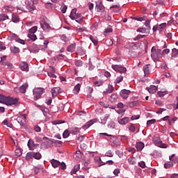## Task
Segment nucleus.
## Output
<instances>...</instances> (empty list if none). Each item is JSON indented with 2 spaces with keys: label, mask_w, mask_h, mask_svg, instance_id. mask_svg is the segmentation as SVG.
<instances>
[{
  "label": "nucleus",
  "mask_w": 178,
  "mask_h": 178,
  "mask_svg": "<svg viewBox=\"0 0 178 178\" xmlns=\"http://www.w3.org/2000/svg\"><path fill=\"white\" fill-rule=\"evenodd\" d=\"M163 56V51L160 49H155L152 47L151 49V58L153 59L154 62H158L159 59L162 58Z\"/></svg>",
  "instance_id": "obj_1"
},
{
  "label": "nucleus",
  "mask_w": 178,
  "mask_h": 178,
  "mask_svg": "<svg viewBox=\"0 0 178 178\" xmlns=\"http://www.w3.org/2000/svg\"><path fill=\"white\" fill-rule=\"evenodd\" d=\"M70 17L72 20H75L76 23H83V17L81 16V14L77 13V9L76 8L72 10Z\"/></svg>",
  "instance_id": "obj_2"
},
{
  "label": "nucleus",
  "mask_w": 178,
  "mask_h": 178,
  "mask_svg": "<svg viewBox=\"0 0 178 178\" xmlns=\"http://www.w3.org/2000/svg\"><path fill=\"white\" fill-rule=\"evenodd\" d=\"M17 99H13L12 97H6L1 95V99H0V103L1 104H6V105L12 106V105H16L17 104Z\"/></svg>",
  "instance_id": "obj_3"
},
{
  "label": "nucleus",
  "mask_w": 178,
  "mask_h": 178,
  "mask_svg": "<svg viewBox=\"0 0 178 178\" xmlns=\"http://www.w3.org/2000/svg\"><path fill=\"white\" fill-rule=\"evenodd\" d=\"M139 51L140 49L136 44L131 43L129 44V54L131 56H138Z\"/></svg>",
  "instance_id": "obj_4"
},
{
  "label": "nucleus",
  "mask_w": 178,
  "mask_h": 178,
  "mask_svg": "<svg viewBox=\"0 0 178 178\" xmlns=\"http://www.w3.org/2000/svg\"><path fill=\"white\" fill-rule=\"evenodd\" d=\"M33 92L35 99L36 100L40 99V98H41V95L44 94V88H36L33 89Z\"/></svg>",
  "instance_id": "obj_5"
},
{
  "label": "nucleus",
  "mask_w": 178,
  "mask_h": 178,
  "mask_svg": "<svg viewBox=\"0 0 178 178\" xmlns=\"http://www.w3.org/2000/svg\"><path fill=\"white\" fill-rule=\"evenodd\" d=\"M0 63L2 65V66H5L6 69H12V67H13V65L10 63V62L7 61L6 56H3L1 58Z\"/></svg>",
  "instance_id": "obj_6"
},
{
  "label": "nucleus",
  "mask_w": 178,
  "mask_h": 178,
  "mask_svg": "<svg viewBox=\"0 0 178 178\" xmlns=\"http://www.w3.org/2000/svg\"><path fill=\"white\" fill-rule=\"evenodd\" d=\"M154 143L156 144L157 147H159L160 148H168V145L166 144L163 143L162 140H161V138L158 136H155L153 138Z\"/></svg>",
  "instance_id": "obj_7"
},
{
  "label": "nucleus",
  "mask_w": 178,
  "mask_h": 178,
  "mask_svg": "<svg viewBox=\"0 0 178 178\" xmlns=\"http://www.w3.org/2000/svg\"><path fill=\"white\" fill-rule=\"evenodd\" d=\"M112 69L115 70V72H118V73H126V72H127L126 67L119 65H112Z\"/></svg>",
  "instance_id": "obj_8"
},
{
  "label": "nucleus",
  "mask_w": 178,
  "mask_h": 178,
  "mask_svg": "<svg viewBox=\"0 0 178 178\" xmlns=\"http://www.w3.org/2000/svg\"><path fill=\"white\" fill-rule=\"evenodd\" d=\"M131 91L127 89H123L120 92V95L123 98V99H127L129 98V95H130Z\"/></svg>",
  "instance_id": "obj_9"
},
{
  "label": "nucleus",
  "mask_w": 178,
  "mask_h": 178,
  "mask_svg": "<svg viewBox=\"0 0 178 178\" xmlns=\"http://www.w3.org/2000/svg\"><path fill=\"white\" fill-rule=\"evenodd\" d=\"M40 26L44 31H49V30H51V26H49V24L45 22V21H42L40 22Z\"/></svg>",
  "instance_id": "obj_10"
},
{
  "label": "nucleus",
  "mask_w": 178,
  "mask_h": 178,
  "mask_svg": "<svg viewBox=\"0 0 178 178\" xmlns=\"http://www.w3.org/2000/svg\"><path fill=\"white\" fill-rule=\"evenodd\" d=\"M19 69H21L22 72H29V64L24 61L21 62Z\"/></svg>",
  "instance_id": "obj_11"
},
{
  "label": "nucleus",
  "mask_w": 178,
  "mask_h": 178,
  "mask_svg": "<svg viewBox=\"0 0 178 178\" xmlns=\"http://www.w3.org/2000/svg\"><path fill=\"white\" fill-rule=\"evenodd\" d=\"M22 117H17L16 120L21 125H23L26 123V114H22Z\"/></svg>",
  "instance_id": "obj_12"
},
{
  "label": "nucleus",
  "mask_w": 178,
  "mask_h": 178,
  "mask_svg": "<svg viewBox=\"0 0 178 178\" xmlns=\"http://www.w3.org/2000/svg\"><path fill=\"white\" fill-rule=\"evenodd\" d=\"M25 3L26 5V9H28L29 12H33V10H35V6L31 4V3L29 0H26L25 1Z\"/></svg>",
  "instance_id": "obj_13"
},
{
  "label": "nucleus",
  "mask_w": 178,
  "mask_h": 178,
  "mask_svg": "<svg viewBox=\"0 0 178 178\" xmlns=\"http://www.w3.org/2000/svg\"><path fill=\"white\" fill-rule=\"evenodd\" d=\"M94 123H97V119L90 120L89 122H86L83 127V129H88L90 126H92Z\"/></svg>",
  "instance_id": "obj_14"
},
{
  "label": "nucleus",
  "mask_w": 178,
  "mask_h": 178,
  "mask_svg": "<svg viewBox=\"0 0 178 178\" xmlns=\"http://www.w3.org/2000/svg\"><path fill=\"white\" fill-rule=\"evenodd\" d=\"M62 92V89L60 87L54 88L51 89V94L53 97H56L58 94H60Z\"/></svg>",
  "instance_id": "obj_15"
},
{
  "label": "nucleus",
  "mask_w": 178,
  "mask_h": 178,
  "mask_svg": "<svg viewBox=\"0 0 178 178\" xmlns=\"http://www.w3.org/2000/svg\"><path fill=\"white\" fill-rule=\"evenodd\" d=\"M127 105L129 106V108H134V106H138V105H140V101L129 102L127 103Z\"/></svg>",
  "instance_id": "obj_16"
},
{
  "label": "nucleus",
  "mask_w": 178,
  "mask_h": 178,
  "mask_svg": "<svg viewBox=\"0 0 178 178\" xmlns=\"http://www.w3.org/2000/svg\"><path fill=\"white\" fill-rule=\"evenodd\" d=\"M84 156V154L82 153L80 150H78L75 152V159L76 161H80L81 158Z\"/></svg>",
  "instance_id": "obj_17"
},
{
  "label": "nucleus",
  "mask_w": 178,
  "mask_h": 178,
  "mask_svg": "<svg viewBox=\"0 0 178 178\" xmlns=\"http://www.w3.org/2000/svg\"><path fill=\"white\" fill-rule=\"evenodd\" d=\"M95 10L96 12H104L105 7L104 6V5H102V3L96 4Z\"/></svg>",
  "instance_id": "obj_18"
},
{
  "label": "nucleus",
  "mask_w": 178,
  "mask_h": 178,
  "mask_svg": "<svg viewBox=\"0 0 178 178\" xmlns=\"http://www.w3.org/2000/svg\"><path fill=\"white\" fill-rule=\"evenodd\" d=\"M80 88H81V85L80 83L76 84L72 90L73 94L77 95L80 92Z\"/></svg>",
  "instance_id": "obj_19"
},
{
  "label": "nucleus",
  "mask_w": 178,
  "mask_h": 178,
  "mask_svg": "<svg viewBox=\"0 0 178 178\" xmlns=\"http://www.w3.org/2000/svg\"><path fill=\"white\" fill-rule=\"evenodd\" d=\"M51 166H53V168H59V165H60V162H59V161H57L56 159H51L50 161Z\"/></svg>",
  "instance_id": "obj_20"
},
{
  "label": "nucleus",
  "mask_w": 178,
  "mask_h": 178,
  "mask_svg": "<svg viewBox=\"0 0 178 178\" xmlns=\"http://www.w3.org/2000/svg\"><path fill=\"white\" fill-rule=\"evenodd\" d=\"M156 90H158V87L151 85L148 88L147 91L149 92V94H154V92H156Z\"/></svg>",
  "instance_id": "obj_21"
},
{
  "label": "nucleus",
  "mask_w": 178,
  "mask_h": 178,
  "mask_svg": "<svg viewBox=\"0 0 178 178\" xmlns=\"http://www.w3.org/2000/svg\"><path fill=\"white\" fill-rule=\"evenodd\" d=\"M75 49H76V43L70 44L67 48V51L68 52H74Z\"/></svg>",
  "instance_id": "obj_22"
},
{
  "label": "nucleus",
  "mask_w": 178,
  "mask_h": 178,
  "mask_svg": "<svg viewBox=\"0 0 178 178\" xmlns=\"http://www.w3.org/2000/svg\"><path fill=\"white\" fill-rule=\"evenodd\" d=\"M12 22H13V23H19V22H20V18H19L17 14L12 15Z\"/></svg>",
  "instance_id": "obj_23"
},
{
  "label": "nucleus",
  "mask_w": 178,
  "mask_h": 178,
  "mask_svg": "<svg viewBox=\"0 0 178 178\" xmlns=\"http://www.w3.org/2000/svg\"><path fill=\"white\" fill-rule=\"evenodd\" d=\"M35 144H34V140H29L28 142V147L31 151H34V146Z\"/></svg>",
  "instance_id": "obj_24"
},
{
  "label": "nucleus",
  "mask_w": 178,
  "mask_h": 178,
  "mask_svg": "<svg viewBox=\"0 0 178 178\" xmlns=\"http://www.w3.org/2000/svg\"><path fill=\"white\" fill-rule=\"evenodd\" d=\"M115 90V88H113V86L112 85H108V89L104 92V94H111L113 90Z\"/></svg>",
  "instance_id": "obj_25"
},
{
  "label": "nucleus",
  "mask_w": 178,
  "mask_h": 178,
  "mask_svg": "<svg viewBox=\"0 0 178 178\" xmlns=\"http://www.w3.org/2000/svg\"><path fill=\"white\" fill-rule=\"evenodd\" d=\"M10 51L13 52V54H19L20 52V49L19 47H17L16 46H12L10 47Z\"/></svg>",
  "instance_id": "obj_26"
},
{
  "label": "nucleus",
  "mask_w": 178,
  "mask_h": 178,
  "mask_svg": "<svg viewBox=\"0 0 178 178\" xmlns=\"http://www.w3.org/2000/svg\"><path fill=\"white\" fill-rule=\"evenodd\" d=\"M29 87V84L24 83L19 88V92L22 94H24L26 92V90H27V88Z\"/></svg>",
  "instance_id": "obj_27"
},
{
  "label": "nucleus",
  "mask_w": 178,
  "mask_h": 178,
  "mask_svg": "<svg viewBox=\"0 0 178 178\" xmlns=\"http://www.w3.org/2000/svg\"><path fill=\"white\" fill-rule=\"evenodd\" d=\"M144 147H145V145L143 142H139L136 143V148L138 149V151H142Z\"/></svg>",
  "instance_id": "obj_28"
},
{
  "label": "nucleus",
  "mask_w": 178,
  "mask_h": 178,
  "mask_svg": "<svg viewBox=\"0 0 178 178\" xmlns=\"http://www.w3.org/2000/svg\"><path fill=\"white\" fill-rule=\"evenodd\" d=\"M129 118L124 117L121 120H119L118 122L120 123V124H126L127 123H129Z\"/></svg>",
  "instance_id": "obj_29"
},
{
  "label": "nucleus",
  "mask_w": 178,
  "mask_h": 178,
  "mask_svg": "<svg viewBox=\"0 0 178 178\" xmlns=\"http://www.w3.org/2000/svg\"><path fill=\"white\" fill-rule=\"evenodd\" d=\"M150 67L151 65L149 64H147L143 67V72L145 73V75L148 74L149 73V70H151Z\"/></svg>",
  "instance_id": "obj_30"
},
{
  "label": "nucleus",
  "mask_w": 178,
  "mask_h": 178,
  "mask_svg": "<svg viewBox=\"0 0 178 178\" xmlns=\"http://www.w3.org/2000/svg\"><path fill=\"white\" fill-rule=\"evenodd\" d=\"M80 170V164H77L74 167V168L71 171V175H76L77 172Z\"/></svg>",
  "instance_id": "obj_31"
},
{
  "label": "nucleus",
  "mask_w": 178,
  "mask_h": 178,
  "mask_svg": "<svg viewBox=\"0 0 178 178\" xmlns=\"http://www.w3.org/2000/svg\"><path fill=\"white\" fill-rule=\"evenodd\" d=\"M33 158H34V152H29L26 154V161H29V159H33Z\"/></svg>",
  "instance_id": "obj_32"
},
{
  "label": "nucleus",
  "mask_w": 178,
  "mask_h": 178,
  "mask_svg": "<svg viewBox=\"0 0 178 178\" xmlns=\"http://www.w3.org/2000/svg\"><path fill=\"white\" fill-rule=\"evenodd\" d=\"M9 19V16L6 14H1L0 15V22H5V20H8Z\"/></svg>",
  "instance_id": "obj_33"
},
{
  "label": "nucleus",
  "mask_w": 178,
  "mask_h": 178,
  "mask_svg": "<svg viewBox=\"0 0 178 178\" xmlns=\"http://www.w3.org/2000/svg\"><path fill=\"white\" fill-rule=\"evenodd\" d=\"M52 143L53 144H55L56 147H62V144H63L62 140H53Z\"/></svg>",
  "instance_id": "obj_34"
},
{
  "label": "nucleus",
  "mask_w": 178,
  "mask_h": 178,
  "mask_svg": "<svg viewBox=\"0 0 178 178\" xmlns=\"http://www.w3.org/2000/svg\"><path fill=\"white\" fill-rule=\"evenodd\" d=\"M33 158L34 159L39 160V159H41V158H42V156L40 152H33Z\"/></svg>",
  "instance_id": "obj_35"
},
{
  "label": "nucleus",
  "mask_w": 178,
  "mask_h": 178,
  "mask_svg": "<svg viewBox=\"0 0 178 178\" xmlns=\"http://www.w3.org/2000/svg\"><path fill=\"white\" fill-rule=\"evenodd\" d=\"M175 154H172V156H170L169 157V159H170V161H172V162H174V163H178V156L175 158ZM173 158H175V159H173Z\"/></svg>",
  "instance_id": "obj_36"
},
{
  "label": "nucleus",
  "mask_w": 178,
  "mask_h": 178,
  "mask_svg": "<svg viewBox=\"0 0 178 178\" xmlns=\"http://www.w3.org/2000/svg\"><path fill=\"white\" fill-rule=\"evenodd\" d=\"M128 162H129V165H136V158L129 157L128 159Z\"/></svg>",
  "instance_id": "obj_37"
},
{
  "label": "nucleus",
  "mask_w": 178,
  "mask_h": 178,
  "mask_svg": "<svg viewBox=\"0 0 178 178\" xmlns=\"http://www.w3.org/2000/svg\"><path fill=\"white\" fill-rule=\"evenodd\" d=\"M172 166H173V162L172 161H168L164 164L165 169H169V168H172Z\"/></svg>",
  "instance_id": "obj_38"
},
{
  "label": "nucleus",
  "mask_w": 178,
  "mask_h": 178,
  "mask_svg": "<svg viewBox=\"0 0 178 178\" xmlns=\"http://www.w3.org/2000/svg\"><path fill=\"white\" fill-rule=\"evenodd\" d=\"M28 37L32 40V41H35V40H37V35H35L34 33L28 34Z\"/></svg>",
  "instance_id": "obj_39"
},
{
  "label": "nucleus",
  "mask_w": 178,
  "mask_h": 178,
  "mask_svg": "<svg viewBox=\"0 0 178 178\" xmlns=\"http://www.w3.org/2000/svg\"><path fill=\"white\" fill-rule=\"evenodd\" d=\"M37 30H38L37 26H33L29 29V33L30 34H34L37 31Z\"/></svg>",
  "instance_id": "obj_40"
},
{
  "label": "nucleus",
  "mask_w": 178,
  "mask_h": 178,
  "mask_svg": "<svg viewBox=\"0 0 178 178\" xmlns=\"http://www.w3.org/2000/svg\"><path fill=\"white\" fill-rule=\"evenodd\" d=\"M90 40L93 42L94 45L98 44V40L96 38H94L93 36H90Z\"/></svg>",
  "instance_id": "obj_41"
},
{
  "label": "nucleus",
  "mask_w": 178,
  "mask_h": 178,
  "mask_svg": "<svg viewBox=\"0 0 178 178\" xmlns=\"http://www.w3.org/2000/svg\"><path fill=\"white\" fill-rule=\"evenodd\" d=\"M69 136H70V132L69 131V130L67 129L63 132V138H67Z\"/></svg>",
  "instance_id": "obj_42"
},
{
  "label": "nucleus",
  "mask_w": 178,
  "mask_h": 178,
  "mask_svg": "<svg viewBox=\"0 0 178 178\" xmlns=\"http://www.w3.org/2000/svg\"><path fill=\"white\" fill-rule=\"evenodd\" d=\"M116 99H118V95H116V94L111 95V96L110 97V101L111 102H115V101H116Z\"/></svg>",
  "instance_id": "obj_43"
},
{
  "label": "nucleus",
  "mask_w": 178,
  "mask_h": 178,
  "mask_svg": "<svg viewBox=\"0 0 178 178\" xmlns=\"http://www.w3.org/2000/svg\"><path fill=\"white\" fill-rule=\"evenodd\" d=\"M121 81H123V76H120L117 77V79L115 81V84H119V83H121Z\"/></svg>",
  "instance_id": "obj_44"
},
{
  "label": "nucleus",
  "mask_w": 178,
  "mask_h": 178,
  "mask_svg": "<svg viewBox=\"0 0 178 178\" xmlns=\"http://www.w3.org/2000/svg\"><path fill=\"white\" fill-rule=\"evenodd\" d=\"M94 84L96 87H101V86H103L104 82L102 81H96L94 82Z\"/></svg>",
  "instance_id": "obj_45"
},
{
  "label": "nucleus",
  "mask_w": 178,
  "mask_h": 178,
  "mask_svg": "<svg viewBox=\"0 0 178 178\" xmlns=\"http://www.w3.org/2000/svg\"><path fill=\"white\" fill-rule=\"evenodd\" d=\"M82 163L83 165H84V166H88V165L90 164V160L83 159H82Z\"/></svg>",
  "instance_id": "obj_46"
},
{
  "label": "nucleus",
  "mask_w": 178,
  "mask_h": 178,
  "mask_svg": "<svg viewBox=\"0 0 178 178\" xmlns=\"http://www.w3.org/2000/svg\"><path fill=\"white\" fill-rule=\"evenodd\" d=\"M62 123H65V121L58 120L52 122V124H54V125L62 124Z\"/></svg>",
  "instance_id": "obj_47"
},
{
  "label": "nucleus",
  "mask_w": 178,
  "mask_h": 178,
  "mask_svg": "<svg viewBox=\"0 0 178 178\" xmlns=\"http://www.w3.org/2000/svg\"><path fill=\"white\" fill-rule=\"evenodd\" d=\"M172 57L177 56V55H178V49H176V48L172 49Z\"/></svg>",
  "instance_id": "obj_48"
},
{
  "label": "nucleus",
  "mask_w": 178,
  "mask_h": 178,
  "mask_svg": "<svg viewBox=\"0 0 178 178\" xmlns=\"http://www.w3.org/2000/svg\"><path fill=\"white\" fill-rule=\"evenodd\" d=\"M5 10H7V12H13V7L9 6H4Z\"/></svg>",
  "instance_id": "obj_49"
},
{
  "label": "nucleus",
  "mask_w": 178,
  "mask_h": 178,
  "mask_svg": "<svg viewBox=\"0 0 178 178\" xmlns=\"http://www.w3.org/2000/svg\"><path fill=\"white\" fill-rule=\"evenodd\" d=\"M105 156H108L109 158H112V156H113V152L109 150L107 152H106Z\"/></svg>",
  "instance_id": "obj_50"
},
{
  "label": "nucleus",
  "mask_w": 178,
  "mask_h": 178,
  "mask_svg": "<svg viewBox=\"0 0 178 178\" xmlns=\"http://www.w3.org/2000/svg\"><path fill=\"white\" fill-rule=\"evenodd\" d=\"M58 168H60L62 170H65V169H66V163H65L64 162L60 163Z\"/></svg>",
  "instance_id": "obj_51"
},
{
  "label": "nucleus",
  "mask_w": 178,
  "mask_h": 178,
  "mask_svg": "<svg viewBox=\"0 0 178 178\" xmlns=\"http://www.w3.org/2000/svg\"><path fill=\"white\" fill-rule=\"evenodd\" d=\"M155 122H156V120L152 119V120H148L147 122V126H151V124H154V123H155Z\"/></svg>",
  "instance_id": "obj_52"
},
{
  "label": "nucleus",
  "mask_w": 178,
  "mask_h": 178,
  "mask_svg": "<svg viewBox=\"0 0 178 178\" xmlns=\"http://www.w3.org/2000/svg\"><path fill=\"white\" fill-rule=\"evenodd\" d=\"M138 166H140V168H142V169H145V162L140 161L138 163Z\"/></svg>",
  "instance_id": "obj_53"
},
{
  "label": "nucleus",
  "mask_w": 178,
  "mask_h": 178,
  "mask_svg": "<svg viewBox=\"0 0 178 178\" xmlns=\"http://www.w3.org/2000/svg\"><path fill=\"white\" fill-rule=\"evenodd\" d=\"M15 41L17 42H19V44H22V45H24V44H26V42H24V40H23L20 38H15Z\"/></svg>",
  "instance_id": "obj_54"
},
{
  "label": "nucleus",
  "mask_w": 178,
  "mask_h": 178,
  "mask_svg": "<svg viewBox=\"0 0 178 178\" xmlns=\"http://www.w3.org/2000/svg\"><path fill=\"white\" fill-rule=\"evenodd\" d=\"M145 35H138L136 38H135V41H137V40H140V38H145Z\"/></svg>",
  "instance_id": "obj_55"
},
{
  "label": "nucleus",
  "mask_w": 178,
  "mask_h": 178,
  "mask_svg": "<svg viewBox=\"0 0 178 178\" xmlns=\"http://www.w3.org/2000/svg\"><path fill=\"white\" fill-rule=\"evenodd\" d=\"M4 49H6L5 44H3V42H0V51H3Z\"/></svg>",
  "instance_id": "obj_56"
},
{
  "label": "nucleus",
  "mask_w": 178,
  "mask_h": 178,
  "mask_svg": "<svg viewBox=\"0 0 178 178\" xmlns=\"http://www.w3.org/2000/svg\"><path fill=\"white\" fill-rule=\"evenodd\" d=\"M47 74L49 77H51L52 79H56V75H55L54 72H48Z\"/></svg>",
  "instance_id": "obj_57"
},
{
  "label": "nucleus",
  "mask_w": 178,
  "mask_h": 178,
  "mask_svg": "<svg viewBox=\"0 0 178 178\" xmlns=\"http://www.w3.org/2000/svg\"><path fill=\"white\" fill-rule=\"evenodd\" d=\"M134 19L138 20V22H143V20H145V17H135Z\"/></svg>",
  "instance_id": "obj_58"
},
{
  "label": "nucleus",
  "mask_w": 178,
  "mask_h": 178,
  "mask_svg": "<svg viewBox=\"0 0 178 178\" xmlns=\"http://www.w3.org/2000/svg\"><path fill=\"white\" fill-rule=\"evenodd\" d=\"M172 22L174 26L178 24V13L175 15V20H174Z\"/></svg>",
  "instance_id": "obj_59"
},
{
  "label": "nucleus",
  "mask_w": 178,
  "mask_h": 178,
  "mask_svg": "<svg viewBox=\"0 0 178 178\" xmlns=\"http://www.w3.org/2000/svg\"><path fill=\"white\" fill-rule=\"evenodd\" d=\"M67 10V6H63V7H61L62 13H66Z\"/></svg>",
  "instance_id": "obj_60"
},
{
  "label": "nucleus",
  "mask_w": 178,
  "mask_h": 178,
  "mask_svg": "<svg viewBox=\"0 0 178 178\" xmlns=\"http://www.w3.org/2000/svg\"><path fill=\"white\" fill-rule=\"evenodd\" d=\"M131 120H137V119H140V115H133L131 118Z\"/></svg>",
  "instance_id": "obj_61"
},
{
  "label": "nucleus",
  "mask_w": 178,
  "mask_h": 178,
  "mask_svg": "<svg viewBox=\"0 0 178 178\" xmlns=\"http://www.w3.org/2000/svg\"><path fill=\"white\" fill-rule=\"evenodd\" d=\"M113 30L112 28L109 27L105 29L104 33H112Z\"/></svg>",
  "instance_id": "obj_62"
},
{
  "label": "nucleus",
  "mask_w": 178,
  "mask_h": 178,
  "mask_svg": "<svg viewBox=\"0 0 178 178\" xmlns=\"http://www.w3.org/2000/svg\"><path fill=\"white\" fill-rule=\"evenodd\" d=\"M138 33H145V28H139L137 29Z\"/></svg>",
  "instance_id": "obj_63"
},
{
  "label": "nucleus",
  "mask_w": 178,
  "mask_h": 178,
  "mask_svg": "<svg viewBox=\"0 0 178 178\" xmlns=\"http://www.w3.org/2000/svg\"><path fill=\"white\" fill-rule=\"evenodd\" d=\"M174 109H178V97H177V104L173 105Z\"/></svg>",
  "instance_id": "obj_64"
}]
</instances>
